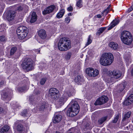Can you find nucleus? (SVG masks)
Masks as SVG:
<instances>
[{"mask_svg": "<svg viewBox=\"0 0 133 133\" xmlns=\"http://www.w3.org/2000/svg\"><path fill=\"white\" fill-rule=\"evenodd\" d=\"M86 72L88 75L90 77H95L99 74L98 71L96 69H94L92 68H88L86 70Z\"/></svg>", "mask_w": 133, "mask_h": 133, "instance_id": "nucleus-8", "label": "nucleus"}, {"mask_svg": "<svg viewBox=\"0 0 133 133\" xmlns=\"http://www.w3.org/2000/svg\"><path fill=\"white\" fill-rule=\"evenodd\" d=\"M91 35H89L88 38V41L86 45L87 46L90 44L92 42V40L90 39Z\"/></svg>", "mask_w": 133, "mask_h": 133, "instance_id": "nucleus-39", "label": "nucleus"}, {"mask_svg": "<svg viewBox=\"0 0 133 133\" xmlns=\"http://www.w3.org/2000/svg\"><path fill=\"white\" fill-rule=\"evenodd\" d=\"M27 90V88L26 87H22L18 88V90L21 92H23L24 91Z\"/></svg>", "mask_w": 133, "mask_h": 133, "instance_id": "nucleus-36", "label": "nucleus"}, {"mask_svg": "<svg viewBox=\"0 0 133 133\" xmlns=\"http://www.w3.org/2000/svg\"><path fill=\"white\" fill-rule=\"evenodd\" d=\"M83 79L82 76L78 75L76 76L74 79V82L78 84H79L82 81Z\"/></svg>", "mask_w": 133, "mask_h": 133, "instance_id": "nucleus-20", "label": "nucleus"}, {"mask_svg": "<svg viewBox=\"0 0 133 133\" xmlns=\"http://www.w3.org/2000/svg\"><path fill=\"white\" fill-rule=\"evenodd\" d=\"M71 42L68 38L62 37L60 39L58 43V48L61 51H67L71 48Z\"/></svg>", "mask_w": 133, "mask_h": 133, "instance_id": "nucleus-2", "label": "nucleus"}, {"mask_svg": "<svg viewBox=\"0 0 133 133\" xmlns=\"http://www.w3.org/2000/svg\"><path fill=\"white\" fill-rule=\"evenodd\" d=\"M25 7V8H28V6L26 5H22V6H19L17 7V10L19 11H22L24 9V7Z\"/></svg>", "mask_w": 133, "mask_h": 133, "instance_id": "nucleus-33", "label": "nucleus"}, {"mask_svg": "<svg viewBox=\"0 0 133 133\" xmlns=\"http://www.w3.org/2000/svg\"><path fill=\"white\" fill-rule=\"evenodd\" d=\"M1 98L3 100H4L6 99L9 101L10 100L9 98V96L7 93L5 91H3L1 93Z\"/></svg>", "mask_w": 133, "mask_h": 133, "instance_id": "nucleus-18", "label": "nucleus"}, {"mask_svg": "<svg viewBox=\"0 0 133 133\" xmlns=\"http://www.w3.org/2000/svg\"><path fill=\"white\" fill-rule=\"evenodd\" d=\"M126 85V83L125 82L123 83L120 86V91L121 92H122L123 90L125 88Z\"/></svg>", "mask_w": 133, "mask_h": 133, "instance_id": "nucleus-31", "label": "nucleus"}, {"mask_svg": "<svg viewBox=\"0 0 133 133\" xmlns=\"http://www.w3.org/2000/svg\"><path fill=\"white\" fill-rule=\"evenodd\" d=\"M36 52H37L38 53H39L40 52V50H36Z\"/></svg>", "mask_w": 133, "mask_h": 133, "instance_id": "nucleus-54", "label": "nucleus"}, {"mask_svg": "<svg viewBox=\"0 0 133 133\" xmlns=\"http://www.w3.org/2000/svg\"><path fill=\"white\" fill-rule=\"evenodd\" d=\"M12 106L13 108V109H15L16 108H17V106H16V107H15V105H12ZM19 106H17V107H18Z\"/></svg>", "mask_w": 133, "mask_h": 133, "instance_id": "nucleus-52", "label": "nucleus"}, {"mask_svg": "<svg viewBox=\"0 0 133 133\" xmlns=\"http://www.w3.org/2000/svg\"><path fill=\"white\" fill-rule=\"evenodd\" d=\"M9 129V126L7 125H5L3 128H1L0 130V132L1 133H4L8 131Z\"/></svg>", "mask_w": 133, "mask_h": 133, "instance_id": "nucleus-22", "label": "nucleus"}, {"mask_svg": "<svg viewBox=\"0 0 133 133\" xmlns=\"http://www.w3.org/2000/svg\"><path fill=\"white\" fill-rule=\"evenodd\" d=\"M131 102L127 98L125 101L124 102V104L126 105H128L130 104L131 103Z\"/></svg>", "mask_w": 133, "mask_h": 133, "instance_id": "nucleus-34", "label": "nucleus"}, {"mask_svg": "<svg viewBox=\"0 0 133 133\" xmlns=\"http://www.w3.org/2000/svg\"><path fill=\"white\" fill-rule=\"evenodd\" d=\"M47 80L46 77L43 78L41 79L40 81V83L41 85H43L44 84L45 82Z\"/></svg>", "mask_w": 133, "mask_h": 133, "instance_id": "nucleus-32", "label": "nucleus"}, {"mask_svg": "<svg viewBox=\"0 0 133 133\" xmlns=\"http://www.w3.org/2000/svg\"><path fill=\"white\" fill-rule=\"evenodd\" d=\"M37 19V16L35 12H33L31 14L30 22L32 23L35 22Z\"/></svg>", "mask_w": 133, "mask_h": 133, "instance_id": "nucleus-19", "label": "nucleus"}, {"mask_svg": "<svg viewBox=\"0 0 133 133\" xmlns=\"http://www.w3.org/2000/svg\"><path fill=\"white\" fill-rule=\"evenodd\" d=\"M111 79L109 78L107 81V82L108 83H111Z\"/></svg>", "mask_w": 133, "mask_h": 133, "instance_id": "nucleus-49", "label": "nucleus"}, {"mask_svg": "<svg viewBox=\"0 0 133 133\" xmlns=\"http://www.w3.org/2000/svg\"><path fill=\"white\" fill-rule=\"evenodd\" d=\"M73 8L71 6H70L69 7L67 8V10L69 11H72Z\"/></svg>", "mask_w": 133, "mask_h": 133, "instance_id": "nucleus-43", "label": "nucleus"}, {"mask_svg": "<svg viewBox=\"0 0 133 133\" xmlns=\"http://www.w3.org/2000/svg\"><path fill=\"white\" fill-rule=\"evenodd\" d=\"M109 46L112 49L116 50L118 48V45L115 42H111L109 44Z\"/></svg>", "mask_w": 133, "mask_h": 133, "instance_id": "nucleus-21", "label": "nucleus"}, {"mask_svg": "<svg viewBox=\"0 0 133 133\" xmlns=\"http://www.w3.org/2000/svg\"><path fill=\"white\" fill-rule=\"evenodd\" d=\"M34 97L33 95L31 96H29V100L31 104H33V103L34 101Z\"/></svg>", "mask_w": 133, "mask_h": 133, "instance_id": "nucleus-35", "label": "nucleus"}, {"mask_svg": "<svg viewBox=\"0 0 133 133\" xmlns=\"http://www.w3.org/2000/svg\"><path fill=\"white\" fill-rule=\"evenodd\" d=\"M114 27V25H113L112 24H111L110 26L108 28V30H111L112 28Z\"/></svg>", "mask_w": 133, "mask_h": 133, "instance_id": "nucleus-45", "label": "nucleus"}, {"mask_svg": "<svg viewBox=\"0 0 133 133\" xmlns=\"http://www.w3.org/2000/svg\"><path fill=\"white\" fill-rule=\"evenodd\" d=\"M48 107V103L46 102H43L41 103L40 105L38 107V110L39 111H44Z\"/></svg>", "mask_w": 133, "mask_h": 133, "instance_id": "nucleus-16", "label": "nucleus"}, {"mask_svg": "<svg viewBox=\"0 0 133 133\" xmlns=\"http://www.w3.org/2000/svg\"><path fill=\"white\" fill-rule=\"evenodd\" d=\"M3 109L2 108L0 107V114L2 113L3 112Z\"/></svg>", "mask_w": 133, "mask_h": 133, "instance_id": "nucleus-48", "label": "nucleus"}, {"mask_svg": "<svg viewBox=\"0 0 133 133\" xmlns=\"http://www.w3.org/2000/svg\"><path fill=\"white\" fill-rule=\"evenodd\" d=\"M109 75L110 76L112 75L114 77L116 78H119L121 76V73L120 71L118 70H114L113 72L111 71H110L109 72Z\"/></svg>", "mask_w": 133, "mask_h": 133, "instance_id": "nucleus-12", "label": "nucleus"}, {"mask_svg": "<svg viewBox=\"0 0 133 133\" xmlns=\"http://www.w3.org/2000/svg\"><path fill=\"white\" fill-rule=\"evenodd\" d=\"M107 117H104L99 119L98 121L99 124H102L107 119Z\"/></svg>", "mask_w": 133, "mask_h": 133, "instance_id": "nucleus-25", "label": "nucleus"}, {"mask_svg": "<svg viewBox=\"0 0 133 133\" xmlns=\"http://www.w3.org/2000/svg\"><path fill=\"white\" fill-rule=\"evenodd\" d=\"M5 37L4 36H1L0 37V41L3 42L5 40Z\"/></svg>", "mask_w": 133, "mask_h": 133, "instance_id": "nucleus-44", "label": "nucleus"}, {"mask_svg": "<svg viewBox=\"0 0 133 133\" xmlns=\"http://www.w3.org/2000/svg\"><path fill=\"white\" fill-rule=\"evenodd\" d=\"M109 10L107 9V8L105 9L102 12V14H103V13H105V15H107V14L108 13Z\"/></svg>", "mask_w": 133, "mask_h": 133, "instance_id": "nucleus-42", "label": "nucleus"}, {"mask_svg": "<svg viewBox=\"0 0 133 133\" xmlns=\"http://www.w3.org/2000/svg\"><path fill=\"white\" fill-rule=\"evenodd\" d=\"M131 7L133 8V2L132 5L131 6Z\"/></svg>", "mask_w": 133, "mask_h": 133, "instance_id": "nucleus-58", "label": "nucleus"}, {"mask_svg": "<svg viewBox=\"0 0 133 133\" xmlns=\"http://www.w3.org/2000/svg\"><path fill=\"white\" fill-rule=\"evenodd\" d=\"M28 33V29L24 26H21L17 30V34L20 39H24L27 36Z\"/></svg>", "mask_w": 133, "mask_h": 133, "instance_id": "nucleus-6", "label": "nucleus"}, {"mask_svg": "<svg viewBox=\"0 0 133 133\" xmlns=\"http://www.w3.org/2000/svg\"><path fill=\"white\" fill-rule=\"evenodd\" d=\"M65 22L68 23L70 21V17H66L65 18Z\"/></svg>", "mask_w": 133, "mask_h": 133, "instance_id": "nucleus-41", "label": "nucleus"}, {"mask_svg": "<svg viewBox=\"0 0 133 133\" xmlns=\"http://www.w3.org/2000/svg\"><path fill=\"white\" fill-rule=\"evenodd\" d=\"M58 91L55 88H51L49 90V94L53 99H56L58 98Z\"/></svg>", "mask_w": 133, "mask_h": 133, "instance_id": "nucleus-9", "label": "nucleus"}, {"mask_svg": "<svg viewBox=\"0 0 133 133\" xmlns=\"http://www.w3.org/2000/svg\"><path fill=\"white\" fill-rule=\"evenodd\" d=\"M119 21L117 19H114L111 22V24H112L114 26L117 25L119 23Z\"/></svg>", "mask_w": 133, "mask_h": 133, "instance_id": "nucleus-30", "label": "nucleus"}, {"mask_svg": "<svg viewBox=\"0 0 133 133\" xmlns=\"http://www.w3.org/2000/svg\"><path fill=\"white\" fill-rule=\"evenodd\" d=\"M15 16V12L14 11H8L6 15L7 19L9 21H11L14 18Z\"/></svg>", "mask_w": 133, "mask_h": 133, "instance_id": "nucleus-14", "label": "nucleus"}, {"mask_svg": "<svg viewBox=\"0 0 133 133\" xmlns=\"http://www.w3.org/2000/svg\"><path fill=\"white\" fill-rule=\"evenodd\" d=\"M17 48L16 47H12L10 51V55L12 56L14 54L17 50Z\"/></svg>", "mask_w": 133, "mask_h": 133, "instance_id": "nucleus-24", "label": "nucleus"}, {"mask_svg": "<svg viewBox=\"0 0 133 133\" xmlns=\"http://www.w3.org/2000/svg\"><path fill=\"white\" fill-rule=\"evenodd\" d=\"M110 6H110V5H109L108 6L107 8V9H109V10L110 8Z\"/></svg>", "mask_w": 133, "mask_h": 133, "instance_id": "nucleus-57", "label": "nucleus"}, {"mask_svg": "<svg viewBox=\"0 0 133 133\" xmlns=\"http://www.w3.org/2000/svg\"><path fill=\"white\" fill-rule=\"evenodd\" d=\"M71 55L72 54L71 52H68L67 55L65 56V58L69 60L71 58Z\"/></svg>", "mask_w": 133, "mask_h": 133, "instance_id": "nucleus-38", "label": "nucleus"}, {"mask_svg": "<svg viewBox=\"0 0 133 133\" xmlns=\"http://www.w3.org/2000/svg\"><path fill=\"white\" fill-rule=\"evenodd\" d=\"M131 74L132 76H133V68L131 71Z\"/></svg>", "mask_w": 133, "mask_h": 133, "instance_id": "nucleus-55", "label": "nucleus"}, {"mask_svg": "<svg viewBox=\"0 0 133 133\" xmlns=\"http://www.w3.org/2000/svg\"><path fill=\"white\" fill-rule=\"evenodd\" d=\"M71 95L72 94L70 92H65L59 99V104L60 105L63 104L67 100L68 97H70Z\"/></svg>", "mask_w": 133, "mask_h": 133, "instance_id": "nucleus-7", "label": "nucleus"}, {"mask_svg": "<svg viewBox=\"0 0 133 133\" xmlns=\"http://www.w3.org/2000/svg\"><path fill=\"white\" fill-rule=\"evenodd\" d=\"M114 57L110 53L103 54L99 59L100 64L104 66H107L110 65L113 61Z\"/></svg>", "mask_w": 133, "mask_h": 133, "instance_id": "nucleus-3", "label": "nucleus"}, {"mask_svg": "<svg viewBox=\"0 0 133 133\" xmlns=\"http://www.w3.org/2000/svg\"><path fill=\"white\" fill-rule=\"evenodd\" d=\"M65 11L63 9L61 10L60 12L57 14L56 16L57 18H59L62 17L64 15Z\"/></svg>", "mask_w": 133, "mask_h": 133, "instance_id": "nucleus-23", "label": "nucleus"}, {"mask_svg": "<svg viewBox=\"0 0 133 133\" xmlns=\"http://www.w3.org/2000/svg\"><path fill=\"white\" fill-rule=\"evenodd\" d=\"M22 116L24 117L28 116L29 115L28 111L26 109H24L21 113Z\"/></svg>", "mask_w": 133, "mask_h": 133, "instance_id": "nucleus-26", "label": "nucleus"}, {"mask_svg": "<svg viewBox=\"0 0 133 133\" xmlns=\"http://www.w3.org/2000/svg\"><path fill=\"white\" fill-rule=\"evenodd\" d=\"M97 17L98 18H101L102 17V16L98 14L97 15Z\"/></svg>", "mask_w": 133, "mask_h": 133, "instance_id": "nucleus-51", "label": "nucleus"}, {"mask_svg": "<svg viewBox=\"0 0 133 133\" xmlns=\"http://www.w3.org/2000/svg\"><path fill=\"white\" fill-rule=\"evenodd\" d=\"M56 8L55 6L54 5H51L47 7L43 12V14L45 15L52 12Z\"/></svg>", "mask_w": 133, "mask_h": 133, "instance_id": "nucleus-13", "label": "nucleus"}, {"mask_svg": "<svg viewBox=\"0 0 133 133\" xmlns=\"http://www.w3.org/2000/svg\"><path fill=\"white\" fill-rule=\"evenodd\" d=\"M105 28H101L99 29L96 33V35H100L105 29Z\"/></svg>", "mask_w": 133, "mask_h": 133, "instance_id": "nucleus-27", "label": "nucleus"}, {"mask_svg": "<svg viewBox=\"0 0 133 133\" xmlns=\"http://www.w3.org/2000/svg\"><path fill=\"white\" fill-rule=\"evenodd\" d=\"M14 128H16L17 130L19 132L23 131V127L19 121H16L14 124Z\"/></svg>", "mask_w": 133, "mask_h": 133, "instance_id": "nucleus-11", "label": "nucleus"}, {"mask_svg": "<svg viewBox=\"0 0 133 133\" xmlns=\"http://www.w3.org/2000/svg\"><path fill=\"white\" fill-rule=\"evenodd\" d=\"M127 98L128 99L130 102H132L133 101V94L130 95Z\"/></svg>", "mask_w": 133, "mask_h": 133, "instance_id": "nucleus-40", "label": "nucleus"}, {"mask_svg": "<svg viewBox=\"0 0 133 133\" xmlns=\"http://www.w3.org/2000/svg\"><path fill=\"white\" fill-rule=\"evenodd\" d=\"M82 0H79L77 2L76 4V6L80 8L82 6Z\"/></svg>", "mask_w": 133, "mask_h": 133, "instance_id": "nucleus-28", "label": "nucleus"}, {"mask_svg": "<svg viewBox=\"0 0 133 133\" xmlns=\"http://www.w3.org/2000/svg\"><path fill=\"white\" fill-rule=\"evenodd\" d=\"M119 117V115H117L114 117V119L112 120V123H116Z\"/></svg>", "mask_w": 133, "mask_h": 133, "instance_id": "nucleus-37", "label": "nucleus"}, {"mask_svg": "<svg viewBox=\"0 0 133 133\" xmlns=\"http://www.w3.org/2000/svg\"><path fill=\"white\" fill-rule=\"evenodd\" d=\"M97 86H96V88H97V89H98L99 87V86L98 85H97Z\"/></svg>", "mask_w": 133, "mask_h": 133, "instance_id": "nucleus-56", "label": "nucleus"}, {"mask_svg": "<svg viewBox=\"0 0 133 133\" xmlns=\"http://www.w3.org/2000/svg\"><path fill=\"white\" fill-rule=\"evenodd\" d=\"M22 66L23 69L27 71H31L34 68L33 60L29 58H26L24 59Z\"/></svg>", "mask_w": 133, "mask_h": 133, "instance_id": "nucleus-5", "label": "nucleus"}, {"mask_svg": "<svg viewBox=\"0 0 133 133\" xmlns=\"http://www.w3.org/2000/svg\"><path fill=\"white\" fill-rule=\"evenodd\" d=\"M131 114V112H127L125 115L124 117V118L123 121H124L127 118H128L130 117Z\"/></svg>", "mask_w": 133, "mask_h": 133, "instance_id": "nucleus-29", "label": "nucleus"}, {"mask_svg": "<svg viewBox=\"0 0 133 133\" xmlns=\"http://www.w3.org/2000/svg\"><path fill=\"white\" fill-rule=\"evenodd\" d=\"M4 83V82L3 81H2L0 82V86L3 84Z\"/></svg>", "mask_w": 133, "mask_h": 133, "instance_id": "nucleus-50", "label": "nucleus"}, {"mask_svg": "<svg viewBox=\"0 0 133 133\" xmlns=\"http://www.w3.org/2000/svg\"><path fill=\"white\" fill-rule=\"evenodd\" d=\"M62 119L61 115H58L55 116L53 119V122L54 123H57L60 121Z\"/></svg>", "mask_w": 133, "mask_h": 133, "instance_id": "nucleus-17", "label": "nucleus"}, {"mask_svg": "<svg viewBox=\"0 0 133 133\" xmlns=\"http://www.w3.org/2000/svg\"><path fill=\"white\" fill-rule=\"evenodd\" d=\"M72 14L71 13H69L68 14V16H72Z\"/></svg>", "mask_w": 133, "mask_h": 133, "instance_id": "nucleus-53", "label": "nucleus"}, {"mask_svg": "<svg viewBox=\"0 0 133 133\" xmlns=\"http://www.w3.org/2000/svg\"><path fill=\"white\" fill-rule=\"evenodd\" d=\"M36 109H37L36 108H35L33 110H35Z\"/></svg>", "mask_w": 133, "mask_h": 133, "instance_id": "nucleus-60", "label": "nucleus"}, {"mask_svg": "<svg viewBox=\"0 0 133 133\" xmlns=\"http://www.w3.org/2000/svg\"><path fill=\"white\" fill-rule=\"evenodd\" d=\"M133 9V8H131V7L128 9V11L129 12H130L132 11Z\"/></svg>", "mask_w": 133, "mask_h": 133, "instance_id": "nucleus-47", "label": "nucleus"}, {"mask_svg": "<svg viewBox=\"0 0 133 133\" xmlns=\"http://www.w3.org/2000/svg\"><path fill=\"white\" fill-rule=\"evenodd\" d=\"M56 133H60L59 132L56 131Z\"/></svg>", "mask_w": 133, "mask_h": 133, "instance_id": "nucleus-59", "label": "nucleus"}, {"mask_svg": "<svg viewBox=\"0 0 133 133\" xmlns=\"http://www.w3.org/2000/svg\"><path fill=\"white\" fill-rule=\"evenodd\" d=\"M110 113V116H111L113 114V111L111 110H109L108 111Z\"/></svg>", "mask_w": 133, "mask_h": 133, "instance_id": "nucleus-46", "label": "nucleus"}, {"mask_svg": "<svg viewBox=\"0 0 133 133\" xmlns=\"http://www.w3.org/2000/svg\"><path fill=\"white\" fill-rule=\"evenodd\" d=\"M39 93V91H38L37 92V93H36V94H38Z\"/></svg>", "mask_w": 133, "mask_h": 133, "instance_id": "nucleus-61", "label": "nucleus"}, {"mask_svg": "<svg viewBox=\"0 0 133 133\" xmlns=\"http://www.w3.org/2000/svg\"><path fill=\"white\" fill-rule=\"evenodd\" d=\"M108 99V98L106 96H102L97 99L95 103V105H97L103 104L106 103Z\"/></svg>", "mask_w": 133, "mask_h": 133, "instance_id": "nucleus-10", "label": "nucleus"}, {"mask_svg": "<svg viewBox=\"0 0 133 133\" xmlns=\"http://www.w3.org/2000/svg\"><path fill=\"white\" fill-rule=\"evenodd\" d=\"M38 35L39 37L43 39H44L46 38L47 35L46 31L43 29L40 30L38 33Z\"/></svg>", "mask_w": 133, "mask_h": 133, "instance_id": "nucleus-15", "label": "nucleus"}, {"mask_svg": "<svg viewBox=\"0 0 133 133\" xmlns=\"http://www.w3.org/2000/svg\"><path fill=\"white\" fill-rule=\"evenodd\" d=\"M121 39L122 42L125 44L129 45L132 41V35L128 31H123L121 34Z\"/></svg>", "mask_w": 133, "mask_h": 133, "instance_id": "nucleus-4", "label": "nucleus"}, {"mask_svg": "<svg viewBox=\"0 0 133 133\" xmlns=\"http://www.w3.org/2000/svg\"><path fill=\"white\" fill-rule=\"evenodd\" d=\"M69 105L70 107L67 111L66 115L70 117L76 116L78 113L79 110V107L77 102L72 99Z\"/></svg>", "mask_w": 133, "mask_h": 133, "instance_id": "nucleus-1", "label": "nucleus"}]
</instances>
